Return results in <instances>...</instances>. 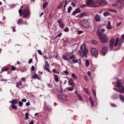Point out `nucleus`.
I'll use <instances>...</instances> for the list:
<instances>
[{
    "label": "nucleus",
    "instance_id": "obj_52",
    "mask_svg": "<svg viewBox=\"0 0 124 124\" xmlns=\"http://www.w3.org/2000/svg\"><path fill=\"white\" fill-rule=\"evenodd\" d=\"M11 69L13 70H16V68L14 66H13L11 67Z\"/></svg>",
    "mask_w": 124,
    "mask_h": 124
},
{
    "label": "nucleus",
    "instance_id": "obj_35",
    "mask_svg": "<svg viewBox=\"0 0 124 124\" xmlns=\"http://www.w3.org/2000/svg\"><path fill=\"white\" fill-rule=\"evenodd\" d=\"M91 42L92 43L95 45L97 44L98 43L96 41L93 40H92L91 41Z\"/></svg>",
    "mask_w": 124,
    "mask_h": 124
},
{
    "label": "nucleus",
    "instance_id": "obj_25",
    "mask_svg": "<svg viewBox=\"0 0 124 124\" xmlns=\"http://www.w3.org/2000/svg\"><path fill=\"white\" fill-rule=\"evenodd\" d=\"M105 1H104L102 0L99 2V3L100 4V5L103 6L105 5Z\"/></svg>",
    "mask_w": 124,
    "mask_h": 124
},
{
    "label": "nucleus",
    "instance_id": "obj_8",
    "mask_svg": "<svg viewBox=\"0 0 124 124\" xmlns=\"http://www.w3.org/2000/svg\"><path fill=\"white\" fill-rule=\"evenodd\" d=\"M93 2V0H87L86 5L89 7H92V3Z\"/></svg>",
    "mask_w": 124,
    "mask_h": 124
},
{
    "label": "nucleus",
    "instance_id": "obj_54",
    "mask_svg": "<svg viewBox=\"0 0 124 124\" xmlns=\"http://www.w3.org/2000/svg\"><path fill=\"white\" fill-rule=\"evenodd\" d=\"M38 52L39 53L40 55H42V52L40 50H38Z\"/></svg>",
    "mask_w": 124,
    "mask_h": 124
},
{
    "label": "nucleus",
    "instance_id": "obj_63",
    "mask_svg": "<svg viewBox=\"0 0 124 124\" xmlns=\"http://www.w3.org/2000/svg\"><path fill=\"white\" fill-rule=\"evenodd\" d=\"M26 100L25 99H23L22 100V102H26Z\"/></svg>",
    "mask_w": 124,
    "mask_h": 124
},
{
    "label": "nucleus",
    "instance_id": "obj_26",
    "mask_svg": "<svg viewBox=\"0 0 124 124\" xmlns=\"http://www.w3.org/2000/svg\"><path fill=\"white\" fill-rule=\"evenodd\" d=\"M54 77H55V78H54V79L55 80L56 82H58V77L57 75L55 74L54 76Z\"/></svg>",
    "mask_w": 124,
    "mask_h": 124
},
{
    "label": "nucleus",
    "instance_id": "obj_56",
    "mask_svg": "<svg viewBox=\"0 0 124 124\" xmlns=\"http://www.w3.org/2000/svg\"><path fill=\"white\" fill-rule=\"evenodd\" d=\"M92 92L94 94V96L95 97L96 96V93L95 92V91L94 90H93V89H92Z\"/></svg>",
    "mask_w": 124,
    "mask_h": 124
},
{
    "label": "nucleus",
    "instance_id": "obj_21",
    "mask_svg": "<svg viewBox=\"0 0 124 124\" xmlns=\"http://www.w3.org/2000/svg\"><path fill=\"white\" fill-rule=\"evenodd\" d=\"M64 4V2L63 1H62L61 3L59 5L58 7V8L59 9L61 8L63 6Z\"/></svg>",
    "mask_w": 124,
    "mask_h": 124
},
{
    "label": "nucleus",
    "instance_id": "obj_51",
    "mask_svg": "<svg viewBox=\"0 0 124 124\" xmlns=\"http://www.w3.org/2000/svg\"><path fill=\"white\" fill-rule=\"evenodd\" d=\"M84 91L86 93H88V90L86 88H84Z\"/></svg>",
    "mask_w": 124,
    "mask_h": 124
},
{
    "label": "nucleus",
    "instance_id": "obj_61",
    "mask_svg": "<svg viewBox=\"0 0 124 124\" xmlns=\"http://www.w3.org/2000/svg\"><path fill=\"white\" fill-rule=\"evenodd\" d=\"M71 5H72V6L74 7H76V5L74 3H71Z\"/></svg>",
    "mask_w": 124,
    "mask_h": 124
},
{
    "label": "nucleus",
    "instance_id": "obj_1",
    "mask_svg": "<svg viewBox=\"0 0 124 124\" xmlns=\"http://www.w3.org/2000/svg\"><path fill=\"white\" fill-rule=\"evenodd\" d=\"M100 31L99 30L97 31V33L98 34L99 39L103 43H107L108 41V37L105 34H101Z\"/></svg>",
    "mask_w": 124,
    "mask_h": 124
},
{
    "label": "nucleus",
    "instance_id": "obj_6",
    "mask_svg": "<svg viewBox=\"0 0 124 124\" xmlns=\"http://www.w3.org/2000/svg\"><path fill=\"white\" fill-rule=\"evenodd\" d=\"M108 50V47H105L102 48V49L100 51V52L103 55H105Z\"/></svg>",
    "mask_w": 124,
    "mask_h": 124
},
{
    "label": "nucleus",
    "instance_id": "obj_48",
    "mask_svg": "<svg viewBox=\"0 0 124 124\" xmlns=\"http://www.w3.org/2000/svg\"><path fill=\"white\" fill-rule=\"evenodd\" d=\"M84 78L86 81H88V79L87 76H84Z\"/></svg>",
    "mask_w": 124,
    "mask_h": 124
},
{
    "label": "nucleus",
    "instance_id": "obj_47",
    "mask_svg": "<svg viewBox=\"0 0 124 124\" xmlns=\"http://www.w3.org/2000/svg\"><path fill=\"white\" fill-rule=\"evenodd\" d=\"M59 25L61 27L63 28L64 27V24H63L62 23H60L59 24Z\"/></svg>",
    "mask_w": 124,
    "mask_h": 124
},
{
    "label": "nucleus",
    "instance_id": "obj_2",
    "mask_svg": "<svg viewBox=\"0 0 124 124\" xmlns=\"http://www.w3.org/2000/svg\"><path fill=\"white\" fill-rule=\"evenodd\" d=\"M82 26L85 28H87L90 26V23L87 19L83 20L81 22Z\"/></svg>",
    "mask_w": 124,
    "mask_h": 124
},
{
    "label": "nucleus",
    "instance_id": "obj_59",
    "mask_svg": "<svg viewBox=\"0 0 124 124\" xmlns=\"http://www.w3.org/2000/svg\"><path fill=\"white\" fill-rule=\"evenodd\" d=\"M32 59H31L29 61L28 63L29 64H30L32 62Z\"/></svg>",
    "mask_w": 124,
    "mask_h": 124
},
{
    "label": "nucleus",
    "instance_id": "obj_60",
    "mask_svg": "<svg viewBox=\"0 0 124 124\" xmlns=\"http://www.w3.org/2000/svg\"><path fill=\"white\" fill-rule=\"evenodd\" d=\"M109 10L110 11H111V12H116V11L114 9H111V10Z\"/></svg>",
    "mask_w": 124,
    "mask_h": 124
},
{
    "label": "nucleus",
    "instance_id": "obj_5",
    "mask_svg": "<svg viewBox=\"0 0 124 124\" xmlns=\"http://www.w3.org/2000/svg\"><path fill=\"white\" fill-rule=\"evenodd\" d=\"M88 49L86 48V47H85V48H84V49L83 50V53H81V56H82L83 57L85 56V57H87V55L88 54Z\"/></svg>",
    "mask_w": 124,
    "mask_h": 124
},
{
    "label": "nucleus",
    "instance_id": "obj_4",
    "mask_svg": "<svg viewBox=\"0 0 124 124\" xmlns=\"http://www.w3.org/2000/svg\"><path fill=\"white\" fill-rule=\"evenodd\" d=\"M91 54L92 55L97 58L98 54V52L97 50L94 48H92L91 50Z\"/></svg>",
    "mask_w": 124,
    "mask_h": 124
},
{
    "label": "nucleus",
    "instance_id": "obj_64",
    "mask_svg": "<svg viewBox=\"0 0 124 124\" xmlns=\"http://www.w3.org/2000/svg\"><path fill=\"white\" fill-rule=\"evenodd\" d=\"M87 74L88 76H91V73L90 71H88L87 72Z\"/></svg>",
    "mask_w": 124,
    "mask_h": 124
},
{
    "label": "nucleus",
    "instance_id": "obj_44",
    "mask_svg": "<svg viewBox=\"0 0 124 124\" xmlns=\"http://www.w3.org/2000/svg\"><path fill=\"white\" fill-rule=\"evenodd\" d=\"M75 58V56L74 55H72L70 57L69 59H71Z\"/></svg>",
    "mask_w": 124,
    "mask_h": 124
},
{
    "label": "nucleus",
    "instance_id": "obj_30",
    "mask_svg": "<svg viewBox=\"0 0 124 124\" xmlns=\"http://www.w3.org/2000/svg\"><path fill=\"white\" fill-rule=\"evenodd\" d=\"M109 14V13L108 12L106 11L103 13V15L105 16H107Z\"/></svg>",
    "mask_w": 124,
    "mask_h": 124
},
{
    "label": "nucleus",
    "instance_id": "obj_27",
    "mask_svg": "<svg viewBox=\"0 0 124 124\" xmlns=\"http://www.w3.org/2000/svg\"><path fill=\"white\" fill-rule=\"evenodd\" d=\"M57 97L58 100H63V101H64V100H63L62 97L60 95H58L57 96Z\"/></svg>",
    "mask_w": 124,
    "mask_h": 124
},
{
    "label": "nucleus",
    "instance_id": "obj_24",
    "mask_svg": "<svg viewBox=\"0 0 124 124\" xmlns=\"http://www.w3.org/2000/svg\"><path fill=\"white\" fill-rule=\"evenodd\" d=\"M120 93H124V86H123L121 88H120Z\"/></svg>",
    "mask_w": 124,
    "mask_h": 124
},
{
    "label": "nucleus",
    "instance_id": "obj_62",
    "mask_svg": "<svg viewBox=\"0 0 124 124\" xmlns=\"http://www.w3.org/2000/svg\"><path fill=\"white\" fill-rule=\"evenodd\" d=\"M118 42H116L114 44V46L116 47L118 45Z\"/></svg>",
    "mask_w": 124,
    "mask_h": 124
},
{
    "label": "nucleus",
    "instance_id": "obj_13",
    "mask_svg": "<svg viewBox=\"0 0 124 124\" xmlns=\"http://www.w3.org/2000/svg\"><path fill=\"white\" fill-rule=\"evenodd\" d=\"M116 86L117 87H121L122 86V84L121 83L120 80H118L117 81Z\"/></svg>",
    "mask_w": 124,
    "mask_h": 124
},
{
    "label": "nucleus",
    "instance_id": "obj_29",
    "mask_svg": "<svg viewBox=\"0 0 124 124\" xmlns=\"http://www.w3.org/2000/svg\"><path fill=\"white\" fill-rule=\"evenodd\" d=\"M48 4V3L47 2H46L45 3H44L43 5V9H45Z\"/></svg>",
    "mask_w": 124,
    "mask_h": 124
},
{
    "label": "nucleus",
    "instance_id": "obj_58",
    "mask_svg": "<svg viewBox=\"0 0 124 124\" xmlns=\"http://www.w3.org/2000/svg\"><path fill=\"white\" fill-rule=\"evenodd\" d=\"M35 68L34 66H32L31 67V70L32 71H34L35 70Z\"/></svg>",
    "mask_w": 124,
    "mask_h": 124
},
{
    "label": "nucleus",
    "instance_id": "obj_37",
    "mask_svg": "<svg viewBox=\"0 0 124 124\" xmlns=\"http://www.w3.org/2000/svg\"><path fill=\"white\" fill-rule=\"evenodd\" d=\"M26 116L25 117V120H27L28 118V113H26L25 114Z\"/></svg>",
    "mask_w": 124,
    "mask_h": 124
},
{
    "label": "nucleus",
    "instance_id": "obj_45",
    "mask_svg": "<svg viewBox=\"0 0 124 124\" xmlns=\"http://www.w3.org/2000/svg\"><path fill=\"white\" fill-rule=\"evenodd\" d=\"M78 60H76L75 59H73L72 60V62H73V63H76L78 62Z\"/></svg>",
    "mask_w": 124,
    "mask_h": 124
},
{
    "label": "nucleus",
    "instance_id": "obj_53",
    "mask_svg": "<svg viewBox=\"0 0 124 124\" xmlns=\"http://www.w3.org/2000/svg\"><path fill=\"white\" fill-rule=\"evenodd\" d=\"M64 31L65 32H68L69 31V29L68 27L66 28L64 30Z\"/></svg>",
    "mask_w": 124,
    "mask_h": 124
},
{
    "label": "nucleus",
    "instance_id": "obj_3",
    "mask_svg": "<svg viewBox=\"0 0 124 124\" xmlns=\"http://www.w3.org/2000/svg\"><path fill=\"white\" fill-rule=\"evenodd\" d=\"M23 14L24 16L23 17L26 18L29 16L30 14V12L29 10L27 8H26L23 10Z\"/></svg>",
    "mask_w": 124,
    "mask_h": 124
},
{
    "label": "nucleus",
    "instance_id": "obj_16",
    "mask_svg": "<svg viewBox=\"0 0 124 124\" xmlns=\"http://www.w3.org/2000/svg\"><path fill=\"white\" fill-rule=\"evenodd\" d=\"M9 69L8 67H6L2 68L1 69V72H2V71H7Z\"/></svg>",
    "mask_w": 124,
    "mask_h": 124
},
{
    "label": "nucleus",
    "instance_id": "obj_28",
    "mask_svg": "<svg viewBox=\"0 0 124 124\" xmlns=\"http://www.w3.org/2000/svg\"><path fill=\"white\" fill-rule=\"evenodd\" d=\"M43 68L44 69L46 70L48 72H50V73H52V71H50V70L46 66L44 65V67Z\"/></svg>",
    "mask_w": 124,
    "mask_h": 124
},
{
    "label": "nucleus",
    "instance_id": "obj_10",
    "mask_svg": "<svg viewBox=\"0 0 124 124\" xmlns=\"http://www.w3.org/2000/svg\"><path fill=\"white\" fill-rule=\"evenodd\" d=\"M18 101V100L16 99L14 100H13L11 101H10L9 102L11 103L12 104H14L15 105L17 103Z\"/></svg>",
    "mask_w": 124,
    "mask_h": 124
},
{
    "label": "nucleus",
    "instance_id": "obj_22",
    "mask_svg": "<svg viewBox=\"0 0 124 124\" xmlns=\"http://www.w3.org/2000/svg\"><path fill=\"white\" fill-rule=\"evenodd\" d=\"M119 97L121 101L123 102H124V96L121 94L119 95Z\"/></svg>",
    "mask_w": 124,
    "mask_h": 124
},
{
    "label": "nucleus",
    "instance_id": "obj_33",
    "mask_svg": "<svg viewBox=\"0 0 124 124\" xmlns=\"http://www.w3.org/2000/svg\"><path fill=\"white\" fill-rule=\"evenodd\" d=\"M72 75L73 77L75 79H77L78 78V76L74 74H72Z\"/></svg>",
    "mask_w": 124,
    "mask_h": 124
},
{
    "label": "nucleus",
    "instance_id": "obj_23",
    "mask_svg": "<svg viewBox=\"0 0 124 124\" xmlns=\"http://www.w3.org/2000/svg\"><path fill=\"white\" fill-rule=\"evenodd\" d=\"M36 77L39 80H40V78L38 76V75L37 74H35L34 76H33L32 78H33L36 79Z\"/></svg>",
    "mask_w": 124,
    "mask_h": 124
},
{
    "label": "nucleus",
    "instance_id": "obj_31",
    "mask_svg": "<svg viewBox=\"0 0 124 124\" xmlns=\"http://www.w3.org/2000/svg\"><path fill=\"white\" fill-rule=\"evenodd\" d=\"M100 30V31L101 33V34H104L103 33H102L104 32L105 31V30L104 29L102 28V29H101V30H100V29H98L97 30Z\"/></svg>",
    "mask_w": 124,
    "mask_h": 124
},
{
    "label": "nucleus",
    "instance_id": "obj_18",
    "mask_svg": "<svg viewBox=\"0 0 124 124\" xmlns=\"http://www.w3.org/2000/svg\"><path fill=\"white\" fill-rule=\"evenodd\" d=\"M87 14L85 13H82L80 14V15L79 16V17L80 18H81L82 17L86 16L87 15Z\"/></svg>",
    "mask_w": 124,
    "mask_h": 124
},
{
    "label": "nucleus",
    "instance_id": "obj_55",
    "mask_svg": "<svg viewBox=\"0 0 124 124\" xmlns=\"http://www.w3.org/2000/svg\"><path fill=\"white\" fill-rule=\"evenodd\" d=\"M45 64L46 65L47 67H49V64L46 61L45 62Z\"/></svg>",
    "mask_w": 124,
    "mask_h": 124
},
{
    "label": "nucleus",
    "instance_id": "obj_12",
    "mask_svg": "<svg viewBox=\"0 0 124 124\" xmlns=\"http://www.w3.org/2000/svg\"><path fill=\"white\" fill-rule=\"evenodd\" d=\"M69 81L70 84L71 85L72 87L75 86V85L74 84V82L72 79L70 78L69 79Z\"/></svg>",
    "mask_w": 124,
    "mask_h": 124
},
{
    "label": "nucleus",
    "instance_id": "obj_36",
    "mask_svg": "<svg viewBox=\"0 0 124 124\" xmlns=\"http://www.w3.org/2000/svg\"><path fill=\"white\" fill-rule=\"evenodd\" d=\"M46 109L49 111H50L52 110V109L51 107L49 106H47L46 107Z\"/></svg>",
    "mask_w": 124,
    "mask_h": 124
},
{
    "label": "nucleus",
    "instance_id": "obj_20",
    "mask_svg": "<svg viewBox=\"0 0 124 124\" xmlns=\"http://www.w3.org/2000/svg\"><path fill=\"white\" fill-rule=\"evenodd\" d=\"M23 23V21L22 19H19L18 20L17 22V24L19 25Z\"/></svg>",
    "mask_w": 124,
    "mask_h": 124
},
{
    "label": "nucleus",
    "instance_id": "obj_32",
    "mask_svg": "<svg viewBox=\"0 0 124 124\" xmlns=\"http://www.w3.org/2000/svg\"><path fill=\"white\" fill-rule=\"evenodd\" d=\"M11 106L12 108L15 109H16L17 108V107L14 104H12Z\"/></svg>",
    "mask_w": 124,
    "mask_h": 124
},
{
    "label": "nucleus",
    "instance_id": "obj_57",
    "mask_svg": "<svg viewBox=\"0 0 124 124\" xmlns=\"http://www.w3.org/2000/svg\"><path fill=\"white\" fill-rule=\"evenodd\" d=\"M86 5L85 4H82L80 6V7L81 8H84L86 6Z\"/></svg>",
    "mask_w": 124,
    "mask_h": 124
},
{
    "label": "nucleus",
    "instance_id": "obj_38",
    "mask_svg": "<svg viewBox=\"0 0 124 124\" xmlns=\"http://www.w3.org/2000/svg\"><path fill=\"white\" fill-rule=\"evenodd\" d=\"M52 70H53V72L54 73H57L58 74L59 73V72L58 71H56L55 69H53Z\"/></svg>",
    "mask_w": 124,
    "mask_h": 124
},
{
    "label": "nucleus",
    "instance_id": "obj_19",
    "mask_svg": "<svg viewBox=\"0 0 124 124\" xmlns=\"http://www.w3.org/2000/svg\"><path fill=\"white\" fill-rule=\"evenodd\" d=\"M107 27L108 29H111V27L110 25V21L108 22V24Z\"/></svg>",
    "mask_w": 124,
    "mask_h": 124
},
{
    "label": "nucleus",
    "instance_id": "obj_9",
    "mask_svg": "<svg viewBox=\"0 0 124 124\" xmlns=\"http://www.w3.org/2000/svg\"><path fill=\"white\" fill-rule=\"evenodd\" d=\"M92 7H98L100 5V4L99 2L98 1L96 2H93V3H92Z\"/></svg>",
    "mask_w": 124,
    "mask_h": 124
},
{
    "label": "nucleus",
    "instance_id": "obj_41",
    "mask_svg": "<svg viewBox=\"0 0 124 124\" xmlns=\"http://www.w3.org/2000/svg\"><path fill=\"white\" fill-rule=\"evenodd\" d=\"M23 104V103L22 102L20 101L18 102L19 105L21 107H22V106Z\"/></svg>",
    "mask_w": 124,
    "mask_h": 124
},
{
    "label": "nucleus",
    "instance_id": "obj_11",
    "mask_svg": "<svg viewBox=\"0 0 124 124\" xmlns=\"http://www.w3.org/2000/svg\"><path fill=\"white\" fill-rule=\"evenodd\" d=\"M80 10L79 8H78L76 10L73 12V13L72 14V15L75 16L76 13H80Z\"/></svg>",
    "mask_w": 124,
    "mask_h": 124
},
{
    "label": "nucleus",
    "instance_id": "obj_46",
    "mask_svg": "<svg viewBox=\"0 0 124 124\" xmlns=\"http://www.w3.org/2000/svg\"><path fill=\"white\" fill-rule=\"evenodd\" d=\"M77 32L78 34H80L83 33V31L81 30H78V31Z\"/></svg>",
    "mask_w": 124,
    "mask_h": 124
},
{
    "label": "nucleus",
    "instance_id": "obj_34",
    "mask_svg": "<svg viewBox=\"0 0 124 124\" xmlns=\"http://www.w3.org/2000/svg\"><path fill=\"white\" fill-rule=\"evenodd\" d=\"M85 64L86 67H88L89 65V61L86 60H85Z\"/></svg>",
    "mask_w": 124,
    "mask_h": 124
},
{
    "label": "nucleus",
    "instance_id": "obj_39",
    "mask_svg": "<svg viewBox=\"0 0 124 124\" xmlns=\"http://www.w3.org/2000/svg\"><path fill=\"white\" fill-rule=\"evenodd\" d=\"M19 12L20 14V16H22V10L21 9H20L19 10Z\"/></svg>",
    "mask_w": 124,
    "mask_h": 124
},
{
    "label": "nucleus",
    "instance_id": "obj_17",
    "mask_svg": "<svg viewBox=\"0 0 124 124\" xmlns=\"http://www.w3.org/2000/svg\"><path fill=\"white\" fill-rule=\"evenodd\" d=\"M89 100L91 104V106H93L94 105V104L93 103V101L91 97H89Z\"/></svg>",
    "mask_w": 124,
    "mask_h": 124
},
{
    "label": "nucleus",
    "instance_id": "obj_42",
    "mask_svg": "<svg viewBox=\"0 0 124 124\" xmlns=\"http://www.w3.org/2000/svg\"><path fill=\"white\" fill-rule=\"evenodd\" d=\"M62 33H60L58 34V35H57L56 36L54 37V38L55 39H56L58 37H60L62 35Z\"/></svg>",
    "mask_w": 124,
    "mask_h": 124
},
{
    "label": "nucleus",
    "instance_id": "obj_49",
    "mask_svg": "<svg viewBox=\"0 0 124 124\" xmlns=\"http://www.w3.org/2000/svg\"><path fill=\"white\" fill-rule=\"evenodd\" d=\"M77 97H78L79 99L80 100H82V98L80 96V95L79 94H78Z\"/></svg>",
    "mask_w": 124,
    "mask_h": 124
},
{
    "label": "nucleus",
    "instance_id": "obj_15",
    "mask_svg": "<svg viewBox=\"0 0 124 124\" xmlns=\"http://www.w3.org/2000/svg\"><path fill=\"white\" fill-rule=\"evenodd\" d=\"M63 58L65 60H67L68 62L70 63V64H72V61L70 62L69 60V59L66 57V56L65 55H63Z\"/></svg>",
    "mask_w": 124,
    "mask_h": 124
},
{
    "label": "nucleus",
    "instance_id": "obj_50",
    "mask_svg": "<svg viewBox=\"0 0 124 124\" xmlns=\"http://www.w3.org/2000/svg\"><path fill=\"white\" fill-rule=\"evenodd\" d=\"M67 90L69 91H71L73 90V87L67 88Z\"/></svg>",
    "mask_w": 124,
    "mask_h": 124
},
{
    "label": "nucleus",
    "instance_id": "obj_7",
    "mask_svg": "<svg viewBox=\"0 0 124 124\" xmlns=\"http://www.w3.org/2000/svg\"><path fill=\"white\" fill-rule=\"evenodd\" d=\"M115 40V39L114 38H112L111 39L109 45V47L111 49L113 48Z\"/></svg>",
    "mask_w": 124,
    "mask_h": 124
},
{
    "label": "nucleus",
    "instance_id": "obj_14",
    "mask_svg": "<svg viewBox=\"0 0 124 124\" xmlns=\"http://www.w3.org/2000/svg\"><path fill=\"white\" fill-rule=\"evenodd\" d=\"M95 18L96 21L97 22H99L100 20V17L98 14H96L95 15Z\"/></svg>",
    "mask_w": 124,
    "mask_h": 124
},
{
    "label": "nucleus",
    "instance_id": "obj_40",
    "mask_svg": "<svg viewBox=\"0 0 124 124\" xmlns=\"http://www.w3.org/2000/svg\"><path fill=\"white\" fill-rule=\"evenodd\" d=\"M72 8V7L71 6H70L68 8V13H70L71 10Z\"/></svg>",
    "mask_w": 124,
    "mask_h": 124
},
{
    "label": "nucleus",
    "instance_id": "obj_43",
    "mask_svg": "<svg viewBox=\"0 0 124 124\" xmlns=\"http://www.w3.org/2000/svg\"><path fill=\"white\" fill-rule=\"evenodd\" d=\"M113 89L115 90L116 91L120 93V88H113Z\"/></svg>",
    "mask_w": 124,
    "mask_h": 124
}]
</instances>
